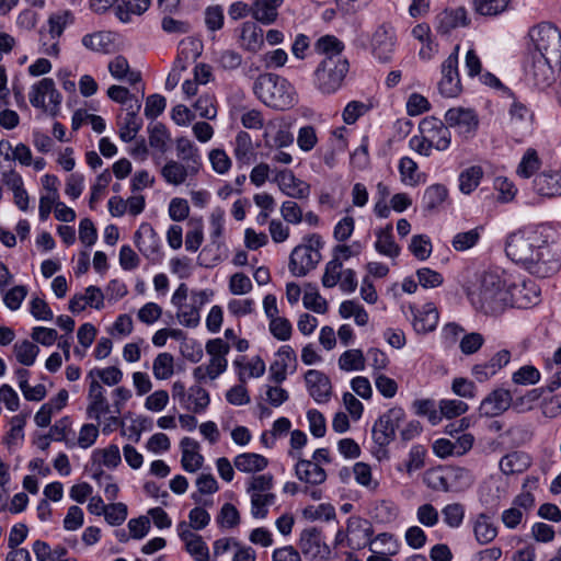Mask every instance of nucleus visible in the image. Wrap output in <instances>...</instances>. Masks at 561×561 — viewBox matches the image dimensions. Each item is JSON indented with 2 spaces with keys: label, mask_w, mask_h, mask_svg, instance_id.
<instances>
[{
  "label": "nucleus",
  "mask_w": 561,
  "mask_h": 561,
  "mask_svg": "<svg viewBox=\"0 0 561 561\" xmlns=\"http://www.w3.org/2000/svg\"><path fill=\"white\" fill-rule=\"evenodd\" d=\"M375 237L376 241L374 243V248L380 255L391 260H394L400 255L401 248L394 241L391 224H388L383 228L377 229L375 231Z\"/></svg>",
  "instance_id": "c756f323"
},
{
  "label": "nucleus",
  "mask_w": 561,
  "mask_h": 561,
  "mask_svg": "<svg viewBox=\"0 0 561 561\" xmlns=\"http://www.w3.org/2000/svg\"><path fill=\"white\" fill-rule=\"evenodd\" d=\"M233 154L238 163L249 165L256 160L251 136L245 131H239L234 139Z\"/></svg>",
  "instance_id": "ea45409f"
},
{
  "label": "nucleus",
  "mask_w": 561,
  "mask_h": 561,
  "mask_svg": "<svg viewBox=\"0 0 561 561\" xmlns=\"http://www.w3.org/2000/svg\"><path fill=\"white\" fill-rule=\"evenodd\" d=\"M472 307L489 316H499L508 308L510 275L502 268H488L476 273L466 286Z\"/></svg>",
  "instance_id": "f03ea898"
},
{
  "label": "nucleus",
  "mask_w": 561,
  "mask_h": 561,
  "mask_svg": "<svg viewBox=\"0 0 561 561\" xmlns=\"http://www.w3.org/2000/svg\"><path fill=\"white\" fill-rule=\"evenodd\" d=\"M185 398L186 401H183V403H181V407L194 413H199L204 411L209 404L208 392L199 386L191 387L187 390Z\"/></svg>",
  "instance_id": "c03bdc74"
},
{
  "label": "nucleus",
  "mask_w": 561,
  "mask_h": 561,
  "mask_svg": "<svg viewBox=\"0 0 561 561\" xmlns=\"http://www.w3.org/2000/svg\"><path fill=\"white\" fill-rule=\"evenodd\" d=\"M539 380H540V373L535 366H531V365H525L512 375V381L515 385H523V386L535 385Z\"/></svg>",
  "instance_id": "774afa93"
},
{
  "label": "nucleus",
  "mask_w": 561,
  "mask_h": 561,
  "mask_svg": "<svg viewBox=\"0 0 561 561\" xmlns=\"http://www.w3.org/2000/svg\"><path fill=\"white\" fill-rule=\"evenodd\" d=\"M284 0H254L252 2V18L257 22L268 25L276 21L278 8Z\"/></svg>",
  "instance_id": "58836bf2"
},
{
  "label": "nucleus",
  "mask_w": 561,
  "mask_h": 561,
  "mask_svg": "<svg viewBox=\"0 0 561 561\" xmlns=\"http://www.w3.org/2000/svg\"><path fill=\"white\" fill-rule=\"evenodd\" d=\"M199 172L196 165H190L185 162L169 160L161 169V175L168 184L179 186L186 182L188 178L195 176Z\"/></svg>",
  "instance_id": "b1692460"
},
{
  "label": "nucleus",
  "mask_w": 561,
  "mask_h": 561,
  "mask_svg": "<svg viewBox=\"0 0 561 561\" xmlns=\"http://www.w3.org/2000/svg\"><path fill=\"white\" fill-rule=\"evenodd\" d=\"M253 91L265 105L276 110H288L297 103L295 87L287 79L274 73L260 75Z\"/></svg>",
  "instance_id": "7ed1b4c3"
},
{
  "label": "nucleus",
  "mask_w": 561,
  "mask_h": 561,
  "mask_svg": "<svg viewBox=\"0 0 561 561\" xmlns=\"http://www.w3.org/2000/svg\"><path fill=\"white\" fill-rule=\"evenodd\" d=\"M176 531L184 543L185 551L194 561H215L211 559L209 548L203 537L191 530L186 522L179 523Z\"/></svg>",
  "instance_id": "f8f14e48"
},
{
  "label": "nucleus",
  "mask_w": 561,
  "mask_h": 561,
  "mask_svg": "<svg viewBox=\"0 0 561 561\" xmlns=\"http://www.w3.org/2000/svg\"><path fill=\"white\" fill-rule=\"evenodd\" d=\"M483 176L481 167H471L462 171L459 175V190L463 194H470L473 192Z\"/></svg>",
  "instance_id": "3c124183"
},
{
  "label": "nucleus",
  "mask_w": 561,
  "mask_h": 561,
  "mask_svg": "<svg viewBox=\"0 0 561 561\" xmlns=\"http://www.w3.org/2000/svg\"><path fill=\"white\" fill-rule=\"evenodd\" d=\"M529 466L530 458L526 454L518 451L507 454L500 460V469L506 476L522 473Z\"/></svg>",
  "instance_id": "79ce46f5"
},
{
  "label": "nucleus",
  "mask_w": 561,
  "mask_h": 561,
  "mask_svg": "<svg viewBox=\"0 0 561 561\" xmlns=\"http://www.w3.org/2000/svg\"><path fill=\"white\" fill-rule=\"evenodd\" d=\"M529 36L537 50L535 55L551 59L561 56V34L556 26L549 23L539 24L531 28Z\"/></svg>",
  "instance_id": "1a4fd4ad"
},
{
  "label": "nucleus",
  "mask_w": 561,
  "mask_h": 561,
  "mask_svg": "<svg viewBox=\"0 0 561 561\" xmlns=\"http://www.w3.org/2000/svg\"><path fill=\"white\" fill-rule=\"evenodd\" d=\"M541 164L542 162L538 152L533 148H528L516 168V174L519 178L529 179L539 171Z\"/></svg>",
  "instance_id": "de8ad7c7"
},
{
  "label": "nucleus",
  "mask_w": 561,
  "mask_h": 561,
  "mask_svg": "<svg viewBox=\"0 0 561 561\" xmlns=\"http://www.w3.org/2000/svg\"><path fill=\"white\" fill-rule=\"evenodd\" d=\"M205 25L208 31L216 32L224 27V8L219 4L208 5L204 12Z\"/></svg>",
  "instance_id": "e2e57ef3"
},
{
  "label": "nucleus",
  "mask_w": 561,
  "mask_h": 561,
  "mask_svg": "<svg viewBox=\"0 0 561 561\" xmlns=\"http://www.w3.org/2000/svg\"><path fill=\"white\" fill-rule=\"evenodd\" d=\"M234 365L238 367H242L239 371V380L241 382L245 381V378H259L265 373V364L260 357L252 358L245 365H242L241 359H236Z\"/></svg>",
  "instance_id": "4d7b16f0"
},
{
  "label": "nucleus",
  "mask_w": 561,
  "mask_h": 561,
  "mask_svg": "<svg viewBox=\"0 0 561 561\" xmlns=\"http://www.w3.org/2000/svg\"><path fill=\"white\" fill-rule=\"evenodd\" d=\"M545 391H547L546 387L536 388L516 397L515 399L513 398V404L511 408H513L518 413L530 411Z\"/></svg>",
  "instance_id": "603ef678"
},
{
  "label": "nucleus",
  "mask_w": 561,
  "mask_h": 561,
  "mask_svg": "<svg viewBox=\"0 0 561 561\" xmlns=\"http://www.w3.org/2000/svg\"><path fill=\"white\" fill-rule=\"evenodd\" d=\"M403 409L394 407L389 409L375 422L373 438L379 446L389 445L396 437V432L404 421Z\"/></svg>",
  "instance_id": "9d476101"
},
{
  "label": "nucleus",
  "mask_w": 561,
  "mask_h": 561,
  "mask_svg": "<svg viewBox=\"0 0 561 561\" xmlns=\"http://www.w3.org/2000/svg\"><path fill=\"white\" fill-rule=\"evenodd\" d=\"M446 124L449 127L456 128L459 134L471 136L476 133L479 126V118L472 108L467 107H453L445 114Z\"/></svg>",
  "instance_id": "2eb2a0df"
},
{
  "label": "nucleus",
  "mask_w": 561,
  "mask_h": 561,
  "mask_svg": "<svg viewBox=\"0 0 561 561\" xmlns=\"http://www.w3.org/2000/svg\"><path fill=\"white\" fill-rule=\"evenodd\" d=\"M211 294L207 290L188 291L181 283L172 295L171 302L176 307V319L186 328H196L201 321V309L208 302Z\"/></svg>",
  "instance_id": "20e7f679"
},
{
  "label": "nucleus",
  "mask_w": 561,
  "mask_h": 561,
  "mask_svg": "<svg viewBox=\"0 0 561 561\" xmlns=\"http://www.w3.org/2000/svg\"><path fill=\"white\" fill-rule=\"evenodd\" d=\"M107 69L114 79L125 81L131 85L141 80L140 72L131 70L128 60L122 55L114 57L108 62Z\"/></svg>",
  "instance_id": "4c0bfd02"
},
{
  "label": "nucleus",
  "mask_w": 561,
  "mask_h": 561,
  "mask_svg": "<svg viewBox=\"0 0 561 561\" xmlns=\"http://www.w3.org/2000/svg\"><path fill=\"white\" fill-rule=\"evenodd\" d=\"M533 122V114L527 106L519 101L514 100L508 108V126L510 128L522 134L527 131Z\"/></svg>",
  "instance_id": "473e14b6"
},
{
  "label": "nucleus",
  "mask_w": 561,
  "mask_h": 561,
  "mask_svg": "<svg viewBox=\"0 0 561 561\" xmlns=\"http://www.w3.org/2000/svg\"><path fill=\"white\" fill-rule=\"evenodd\" d=\"M122 461L121 451L117 445H108L105 448L95 449L92 453V462L99 467L115 469Z\"/></svg>",
  "instance_id": "a18cd8bd"
},
{
  "label": "nucleus",
  "mask_w": 561,
  "mask_h": 561,
  "mask_svg": "<svg viewBox=\"0 0 561 561\" xmlns=\"http://www.w3.org/2000/svg\"><path fill=\"white\" fill-rule=\"evenodd\" d=\"M511 0H473L474 11L481 15L494 16L504 12Z\"/></svg>",
  "instance_id": "6e6d98bb"
},
{
  "label": "nucleus",
  "mask_w": 561,
  "mask_h": 561,
  "mask_svg": "<svg viewBox=\"0 0 561 561\" xmlns=\"http://www.w3.org/2000/svg\"><path fill=\"white\" fill-rule=\"evenodd\" d=\"M141 104L139 101H135V104H130L127 107L128 112L123 123L119 125V138L125 142L131 141L141 128L142 122L137 116Z\"/></svg>",
  "instance_id": "e433bc0d"
},
{
  "label": "nucleus",
  "mask_w": 561,
  "mask_h": 561,
  "mask_svg": "<svg viewBox=\"0 0 561 561\" xmlns=\"http://www.w3.org/2000/svg\"><path fill=\"white\" fill-rule=\"evenodd\" d=\"M268 465V460L255 453H243L233 459V466L238 471L244 473H255L263 471Z\"/></svg>",
  "instance_id": "a19ab883"
},
{
  "label": "nucleus",
  "mask_w": 561,
  "mask_h": 561,
  "mask_svg": "<svg viewBox=\"0 0 561 561\" xmlns=\"http://www.w3.org/2000/svg\"><path fill=\"white\" fill-rule=\"evenodd\" d=\"M152 373L156 379L167 380L174 374V357L170 353H160L153 359Z\"/></svg>",
  "instance_id": "8fccbe9b"
},
{
  "label": "nucleus",
  "mask_w": 561,
  "mask_h": 561,
  "mask_svg": "<svg viewBox=\"0 0 561 561\" xmlns=\"http://www.w3.org/2000/svg\"><path fill=\"white\" fill-rule=\"evenodd\" d=\"M513 404V393L505 388H495L481 402L479 412L482 416L493 417L503 414Z\"/></svg>",
  "instance_id": "dca6fc26"
},
{
  "label": "nucleus",
  "mask_w": 561,
  "mask_h": 561,
  "mask_svg": "<svg viewBox=\"0 0 561 561\" xmlns=\"http://www.w3.org/2000/svg\"><path fill=\"white\" fill-rule=\"evenodd\" d=\"M348 67L343 56L324 57L313 72L314 87L325 95L335 93L343 85Z\"/></svg>",
  "instance_id": "39448f33"
},
{
  "label": "nucleus",
  "mask_w": 561,
  "mask_h": 561,
  "mask_svg": "<svg viewBox=\"0 0 561 561\" xmlns=\"http://www.w3.org/2000/svg\"><path fill=\"white\" fill-rule=\"evenodd\" d=\"M251 499V514L254 518H265L267 516V507L275 502L274 493L254 494Z\"/></svg>",
  "instance_id": "13d9d810"
},
{
  "label": "nucleus",
  "mask_w": 561,
  "mask_h": 561,
  "mask_svg": "<svg viewBox=\"0 0 561 561\" xmlns=\"http://www.w3.org/2000/svg\"><path fill=\"white\" fill-rule=\"evenodd\" d=\"M510 295L508 307L529 308L539 301L540 289L531 279L517 284L510 277Z\"/></svg>",
  "instance_id": "ddd939ff"
},
{
  "label": "nucleus",
  "mask_w": 561,
  "mask_h": 561,
  "mask_svg": "<svg viewBox=\"0 0 561 561\" xmlns=\"http://www.w3.org/2000/svg\"><path fill=\"white\" fill-rule=\"evenodd\" d=\"M472 531L474 539L480 545H488L497 536V527L486 513H480L476 516L472 520Z\"/></svg>",
  "instance_id": "72a5a7b5"
},
{
  "label": "nucleus",
  "mask_w": 561,
  "mask_h": 561,
  "mask_svg": "<svg viewBox=\"0 0 561 561\" xmlns=\"http://www.w3.org/2000/svg\"><path fill=\"white\" fill-rule=\"evenodd\" d=\"M346 525L348 529V548L360 550L371 542L373 527L367 519L359 516H351Z\"/></svg>",
  "instance_id": "6ab92c4d"
},
{
  "label": "nucleus",
  "mask_w": 561,
  "mask_h": 561,
  "mask_svg": "<svg viewBox=\"0 0 561 561\" xmlns=\"http://www.w3.org/2000/svg\"><path fill=\"white\" fill-rule=\"evenodd\" d=\"M551 60V58L542 55H534L531 65L527 68L529 80L540 89L549 87L554 80Z\"/></svg>",
  "instance_id": "412c9836"
},
{
  "label": "nucleus",
  "mask_w": 561,
  "mask_h": 561,
  "mask_svg": "<svg viewBox=\"0 0 561 561\" xmlns=\"http://www.w3.org/2000/svg\"><path fill=\"white\" fill-rule=\"evenodd\" d=\"M176 154L182 162L190 165H196L197 169L202 167V160L198 148L187 137H179L175 140Z\"/></svg>",
  "instance_id": "37998d69"
},
{
  "label": "nucleus",
  "mask_w": 561,
  "mask_h": 561,
  "mask_svg": "<svg viewBox=\"0 0 561 561\" xmlns=\"http://www.w3.org/2000/svg\"><path fill=\"white\" fill-rule=\"evenodd\" d=\"M205 350L209 355L208 363L206 365H199L193 369V376L199 382L207 378L215 380L226 371L228 367L226 356L230 351V345L222 339L218 337L207 341Z\"/></svg>",
  "instance_id": "423d86ee"
},
{
  "label": "nucleus",
  "mask_w": 561,
  "mask_h": 561,
  "mask_svg": "<svg viewBox=\"0 0 561 561\" xmlns=\"http://www.w3.org/2000/svg\"><path fill=\"white\" fill-rule=\"evenodd\" d=\"M470 24L468 12L463 7L446 9L436 18V31L447 35L458 27H466Z\"/></svg>",
  "instance_id": "5701e85b"
},
{
  "label": "nucleus",
  "mask_w": 561,
  "mask_h": 561,
  "mask_svg": "<svg viewBox=\"0 0 561 561\" xmlns=\"http://www.w3.org/2000/svg\"><path fill=\"white\" fill-rule=\"evenodd\" d=\"M116 34L110 31H96L85 34L81 44L89 50L99 54H111L117 48Z\"/></svg>",
  "instance_id": "a878e982"
},
{
  "label": "nucleus",
  "mask_w": 561,
  "mask_h": 561,
  "mask_svg": "<svg viewBox=\"0 0 561 561\" xmlns=\"http://www.w3.org/2000/svg\"><path fill=\"white\" fill-rule=\"evenodd\" d=\"M444 522L451 528H458L465 518V507L460 503H451L442 510Z\"/></svg>",
  "instance_id": "69168bd1"
},
{
  "label": "nucleus",
  "mask_w": 561,
  "mask_h": 561,
  "mask_svg": "<svg viewBox=\"0 0 561 561\" xmlns=\"http://www.w3.org/2000/svg\"><path fill=\"white\" fill-rule=\"evenodd\" d=\"M198 443L190 437H184L181 440V465L187 472H196L203 466L204 458L198 453Z\"/></svg>",
  "instance_id": "c9c22d12"
},
{
  "label": "nucleus",
  "mask_w": 561,
  "mask_h": 561,
  "mask_svg": "<svg viewBox=\"0 0 561 561\" xmlns=\"http://www.w3.org/2000/svg\"><path fill=\"white\" fill-rule=\"evenodd\" d=\"M409 309L413 316L412 325L417 333L426 334L436 329L439 316L433 302H427L421 308L410 306Z\"/></svg>",
  "instance_id": "aec40b11"
},
{
  "label": "nucleus",
  "mask_w": 561,
  "mask_h": 561,
  "mask_svg": "<svg viewBox=\"0 0 561 561\" xmlns=\"http://www.w3.org/2000/svg\"><path fill=\"white\" fill-rule=\"evenodd\" d=\"M113 413L105 397V389L99 380L90 381L88 391L87 415L89 419L100 422L102 416Z\"/></svg>",
  "instance_id": "f3484780"
},
{
  "label": "nucleus",
  "mask_w": 561,
  "mask_h": 561,
  "mask_svg": "<svg viewBox=\"0 0 561 561\" xmlns=\"http://www.w3.org/2000/svg\"><path fill=\"white\" fill-rule=\"evenodd\" d=\"M339 367L345 371L363 370L365 368L363 352L357 348L345 351L339 358Z\"/></svg>",
  "instance_id": "864d4df0"
},
{
  "label": "nucleus",
  "mask_w": 561,
  "mask_h": 561,
  "mask_svg": "<svg viewBox=\"0 0 561 561\" xmlns=\"http://www.w3.org/2000/svg\"><path fill=\"white\" fill-rule=\"evenodd\" d=\"M448 198V190L443 184L428 186L422 196V208L427 215L435 214Z\"/></svg>",
  "instance_id": "f704fd0d"
},
{
  "label": "nucleus",
  "mask_w": 561,
  "mask_h": 561,
  "mask_svg": "<svg viewBox=\"0 0 561 561\" xmlns=\"http://www.w3.org/2000/svg\"><path fill=\"white\" fill-rule=\"evenodd\" d=\"M48 33L55 42L45 48V53L50 56H56L59 54V45L57 38L61 36L65 28L73 23V15L68 10L58 11L53 13L48 18Z\"/></svg>",
  "instance_id": "393cba45"
},
{
  "label": "nucleus",
  "mask_w": 561,
  "mask_h": 561,
  "mask_svg": "<svg viewBox=\"0 0 561 561\" xmlns=\"http://www.w3.org/2000/svg\"><path fill=\"white\" fill-rule=\"evenodd\" d=\"M13 352L20 364L32 366L39 353V347L28 340H23L14 344Z\"/></svg>",
  "instance_id": "09e8293b"
},
{
  "label": "nucleus",
  "mask_w": 561,
  "mask_h": 561,
  "mask_svg": "<svg viewBox=\"0 0 561 561\" xmlns=\"http://www.w3.org/2000/svg\"><path fill=\"white\" fill-rule=\"evenodd\" d=\"M459 45L442 64V79L438 82V90L446 98H455L461 92V83L458 75Z\"/></svg>",
  "instance_id": "9b49d317"
},
{
  "label": "nucleus",
  "mask_w": 561,
  "mask_h": 561,
  "mask_svg": "<svg viewBox=\"0 0 561 561\" xmlns=\"http://www.w3.org/2000/svg\"><path fill=\"white\" fill-rule=\"evenodd\" d=\"M373 51L377 58L382 61H388L394 47V35L392 30L387 28L385 25L379 26L373 36Z\"/></svg>",
  "instance_id": "2f4dec72"
},
{
  "label": "nucleus",
  "mask_w": 561,
  "mask_h": 561,
  "mask_svg": "<svg viewBox=\"0 0 561 561\" xmlns=\"http://www.w3.org/2000/svg\"><path fill=\"white\" fill-rule=\"evenodd\" d=\"M240 46L251 53H257L264 46L263 30L254 22H244L240 26Z\"/></svg>",
  "instance_id": "7c9ffc66"
},
{
  "label": "nucleus",
  "mask_w": 561,
  "mask_h": 561,
  "mask_svg": "<svg viewBox=\"0 0 561 561\" xmlns=\"http://www.w3.org/2000/svg\"><path fill=\"white\" fill-rule=\"evenodd\" d=\"M309 394L318 402H327L331 396V381L322 371L310 369L305 375Z\"/></svg>",
  "instance_id": "bb28decb"
},
{
  "label": "nucleus",
  "mask_w": 561,
  "mask_h": 561,
  "mask_svg": "<svg viewBox=\"0 0 561 561\" xmlns=\"http://www.w3.org/2000/svg\"><path fill=\"white\" fill-rule=\"evenodd\" d=\"M150 7V0H122L116 8V16L119 21L128 23L133 15H141Z\"/></svg>",
  "instance_id": "49530a36"
},
{
  "label": "nucleus",
  "mask_w": 561,
  "mask_h": 561,
  "mask_svg": "<svg viewBox=\"0 0 561 561\" xmlns=\"http://www.w3.org/2000/svg\"><path fill=\"white\" fill-rule=\"evenodd\" d=\"M417 164L409 157H403L399 162V172L403 184L416 186L420 183V175L416 173Z\"/></svg>",
  "instance_id": "bf43d9fd"
},
{
  "label": "nucleus",
  "mask_w": 561,
  "mask_h": 561,
  "mask_svg": "<svg viewBox=\"0 0 561 561\" xmlns=\"http://www.w3.org/2000/svg\"><path fill=\"white\" fill-rule=\"evenodd\" d=\"M343 264L337 260H331L327 263L324 273L322 275V285L327 288L336 286L342 277Z\"/></svg>",
  "instance_id": "338daca9"
},
{
  "label": "nucleus",
  "mask_w": 561,
  "mask_h": 561,
  "mask_svg": "<svg viewBox=\"0 0 561 561\" xmlns=\"http://www.w3.org/2000/svg\"><path fill=\"white\" fill-rule=\"evenodd\" d=\"M88 378L91 379V381H93V379H100L107 386H115L122 381L123 373L115 366H110L106 368H93L89 371Z\"/></svg>",
  "instance_id": "5fc2aeb1"
},
{
  "label": "nucleus",
  "mask_w": 561,
  "mask_h": 561,
  "mask_svg": "<svg viewBox=\"0 0 561 561\" xmlns=\"http://www.w3.org/2000/svg\"><path fill=\"white\" fill-rule=\"evenodd\" d=\"M194 110L199 117L204 119H215L217 116L216 99L210 94H203L193 104Z\"/></svg>",
  "instance_id": "680f3d73"
},
{
  "label": "nucleus",
  "mask_w": 561,
  "mask_h": 561,
  "mask_svg": "<svg viewBox=\"0 0 561 561\" xmlns=\"http://www.w3.org/2000/svg\"><path fill=\"white\" fill-rule=\"evenodd\" d=\"M419 130L428 139L431 146L437 150H446L450 145V131L440 121L425 117L419 125Z\"/></svg>",
  "instance_id": "a211bd4d"
},
{
  "label": "nucleus",
  "mask_w": 561,
  "mask_h": 561,
  "mask_svg": "<svg viewBox=\"0 0 561 561\" xmlns=\"http://www.w3.org/2000/svg\"><path fill=\"white\" fill-rule=\"evenodd\" d=\"M295 473L300 481L313 485L321 484L327 479L325 470L317 461L302 457L296 460Z\"/></svg>",
  "instance_id": "c85d7f7f"
},
{
  "label": "nucleus",
  "mask_w": 561,
  "mask_h": 561,
  "mask_svg": "<svg viewBox=\"0 0 561 561\" xmlns=\"http://www.w3.org/2000/svg\"><path fill=\"white\" fill-rule=\"evenodd\" d=\"M273 181L277 184L279 191L290 198L307 199L310 195V185L296 178L291 170L277 171Z\"/></svg>",
  "instance_id": "4468645a"
},
{
  "label": "nucleus",
  "mask_w": 561,
  "mask_h": 561,
  "mask_svg": "<svg viewBox=\"0 0 561 561\" xmlns=\"http://www.w3.org/2000/svg\"><path fill=\"white\" fill-rule=\"evenodd\" d=\"M135 244L146 257H154L160 249L157 232L149 224H141L134 236Z\"/></svg>",
  "instance_id": "cd10ccee"
},
{
  "label": "nucleus",
  "mask_w": 561,
  "mask_h": 561,
  "mask_svg": "<svg viewBox=\"0 0 561 561\" xmlns=\"http://www.w3.org/2000/svg\"><path fill=\"white\" fill-rule=\"evenodd\" d=\"M307 243L294 248L289 257V271L296 277L306 276L316 268L321 260L319 249L322 247L321 238L311 234L306 238Z\"/></svg>",
  "instance_id": "0eeeda50"
},
{
  "label": "nucleus",
  "mask_w": 561,
  "mask_h": 561,
  "mask_svg": "<svg viewBox=\"0 0 561 561\" xmlns=\"http://www.w3.org/2000/svg\"><path fill=\"white\" fill-rule=\"evenodd\" d=\"M28 100L33 107L56 116L62 98L56 89L55 81L51 78H43L31 87Z\"/></svg>",
  "instance_id": "6e6552de"
},
{
  "label": "nucleus",
  "mask_w": 561,
  "mask_h": 561,
  "mask_svg": "<svg viewBox=\"0 0 561 561\" xmlns=\"http://www.w3.org/2000/svg\"><path fill=\"white\" fill-rule=\"evenodd\" d=\"M273 485L274 479L272 474L253 476L248 482L247 493L249 495L272 493Z\"/></svg>",
  "instance_id": "052dcab7"
},
{
  "label": "nucleus",
  "mask_w": 561,
  "mask_h": 561,
  "mask_svg": "<svg viewBox=\"0 0 561 561\" xmlns=\"http://www.w3.org/2000/svg\"><path fill=\"white\" fill-rule=\"evenodd\" d=\"M505 251L533 274L548 277L561 264V227L541 224L514 231L506 239Z\"/></svg>",
  "instance_id": "f257e3e1"
},
{
  "label": "nucleus",
  "mask_w": 561,
  "mask_h": 561,
  "mask_svg": "<svg viewBox=\"0 0 561 561\" xmlns=\"http://www.w3.org/2000/svg\"><path fill=\"white\" fill-rule=\"evenodd\" d=\"M533 188L542 197L561 196V170H546L537 174L533 181Z\"/></svg>",
  "instance_id": "4be33fe9"
},
{
  "label": "nucleus",
  "mask_w": 561,
  "mask_h": 561,
  "mask_svg": "<svg viewBox=\"0 0 561 561\" xmlns=\"http://www.w3.org/2000/svg\"><path fill=\"white\" fill-rule=\"evenodd\" d=\"M305 308L323 314L328 311L327 300L312 287L307 289L302 297Z\"/></svg>",
  "instance_id": "0e129e2a"
}]
</instances>
